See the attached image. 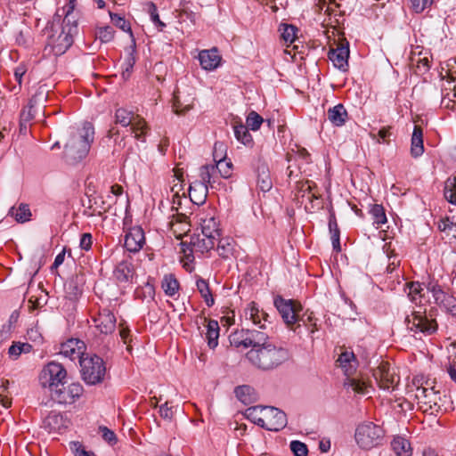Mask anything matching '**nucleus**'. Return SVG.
Returning a JSON list of instances; mask_svg holds the SVG:
<instances>
[{"label": "nucleus", "mask_w": 456, "mask_h": 456, "mask_svg": "<svg viewBox=\"0 0 456 456\" xmlns=\"http://www.w3.org/2000/svg\"><path fill=\"white\" fill-rule=\"evenodd\" d=\"M257 186L264 191H269L273 187V180L271 178L269 168L266 165L262 164L257 167Z\"/></svg>", "instance_id": "obj_34"}, {"label": "nucleus", "mask_w": 456, "mask_h": 456, "mask_svg": "<svg viewBox=\"0 0 456 456\" xmlns=\"http://www.w3.org/2000/svg\"><path fill=\"white\" fill-rule=\"evenodd\" d=\"M338 366L343 370L345 375L347 377L345 381V386L351 387L355 393L366 394L368 385L366 382L351 378L357 369V360L353 352H342L337 360Z\"/></svg>", "instance_id": "obj_10"}, {"label": "nucleus", "mask_w": 456, "mask_h": 456, "mask_svg": "<svg viewBox=\"0 0 456 456\" xmlns=\"http://www.w3.org/2000/svg\"><path fill=\"white\" fill-rule=\"evenodd\" d=\"M208 193V187L198 180L191 183L189 187V196L195 204H202L205 202Z\"/></svg>", "instance_id": "obj_30"}, {"label": "nucleus", "mask_w": 456, "mask_h": 456, "mask_svg": "<svg viewBox=\"0 0 456 456\" xmlns=\"http://www.w3.org/2000/svg\"><path fill=\"white\" fill-rule=\"evenodd\" d=\"M248 347L259 348L269 344L268 336L262 331L248 330Z\"/></svg>", "instance_id": "obj_37"}, {"label": "nucleus", "mask_w": 456, "mask_h": 456, "mask_svg": "<svg viewBox=\"0 0 456 456\" xmlns=\"http://www.w3.org/2000/svg\"><path fill=\"white\" fill-rule=\"evenodd\" d=\"M84 388L79 383H71L68 387L62 384L54 393L51 395L53 400L59 403H73L83 394Z\"/></svg>", "instance_id": "obj_15"}, {"label": "nucleus", "mask_w": 456, "mask_h": 456, "mask_svg": "<svg viewBox=\"0 0 456 456\" xmlns=\"http://www.w3.org/2000/svg\"><path fill=\"white\" fill-rule=\"evenodd\" d=\"M328 57L336 68L346 71L348 69L349 45L346 39L338 43L336 48H330Z\"/></svg>", "instance_id": "obj_17"}, {"label": "nucleus", "mask_w": 456, "mask_h": 456, "mask_svg": "<svg viewBox=\"0 0 456 456\" xmlns=\"http://www.w3.org/2000/svg\"><path fill=\"white\" fill-rule=\"evenodd\" d=\"M197 289L204 299L208 306H212L215 304V299L209 288L208 282L201 277L196 281Z\"/></svg>", "instance_id": "obj_39"}, {"label": "nucleus", "mask_w": 456, "mask_h": 456, "mask_svg": "<svg viewBox=\"0 0 456 456\" xmlns=\"http://www.w3.org/2000/svg\"><path fill=\"white\" fill-rule=\"evenodd\" d=\"M263 122H264L263 118L258 113L252 110L248 113V115L247 117L245 126L253 131H256L260 128Z\"/></svg>", "instance_id": "obj_56"}, {"label": "nucleus", "mask_w": 456, "mask_h": 456, "mask_svg": "<svg viewBox=\"0 0 456 456\" xmlns=\"http://www.w3.org/2000/svg\"><path fill=\"white\" fill-rule=\"evenodd\" d=\"M244 315L247 320H250L255 325H259L261 329H265V322L271 323L269 314L260 309L255 302L248 305L244 310Z\"/></svg>", "instance_id": "obj_20"}, {"label": "nucleus", "mask_w": 456, "mask_h": 456, "mask_svg": "<svg viewBox=\"0 0 456 456\" xmlns=\"http://www.w3.org/2000/svg\"><path fill=\"white\" fill-rule=\"evenodd\" d=\"M425 284H427V282L420 283L419 281H411L406 283L408 297L416 305H421L422 303Z\"/></svg>", "instance_id": "obj_33"}, {"label": "nucleus", "mask_w": 456, "mask_h": 456, "mask_svg": "<svg viewBox=\"0 0 456 456\" xmlns=\"http://www.w3.org/2000/svg\"><path fill=\"white\" fill-rule=\"evenodd\" d=\"M31 349L32 346L28 343L13 342L8 349V354L10 358L16 360L22 353L28 354Z\"/></svg>", "instance_id": "obj_48"}, {"label": "nucleus", "mask_w": 456, "mask_h": 456, "mask_svg": "<svg viewBox=\"0 0 456 456\" xmlns=\"http://www.w3.org/2000/svg\"><path fill=\"white\" fill-rule=\"evenodd\" d=\"M383 428L373 422H363L357 426L354 433L356 444L363 450H370L382 444Z\"/></svg>", "instance_id": "obj_9"}, {"label": "nucleus", "mask_w": 456, "mask_h": 456, "mask_svg": "<svg viewBox=\"0 0 456 456\" xmlns=\"http://www.w3.org/2000/svg\"><path fill=\"white\" fill-rule=\"evenodd\" d=\"M425 288L432 294L435 303L438 302L442 297H444L445 292L437 281L429 278L427 284H425Z\"/></svg>", "instance_id": "obj_51"}, {"label": "nucleus", "mask_w": 456, "mask_h": 456, "mask_svg": "<svg viewBox=\"0 0 456 456\" xmlns=\"http://www.w3.org/2000/svg\"><path fill=\"white\" fill-rule=\"evenodd\" d=\"M36 106L28 103L26 107L22 109L20 111V128L23 127L26 129L27 125L35 118V110Z\"/></svg>", "instance_id": "obj_53"}, {"label": "nucleus", "mask_w": 456, "mask_h": 456, "mask_svg": "<svg viewBox=\"0 0 456 456\" xmlns=\"http://www.w3.org/2000/svg\"><path fill=\"white\" fill-rule=\"evenodd\" d=\"M318 5L320 10L323 11L324 13L330 17V20L334 18V20L330 21L331 24L335 23L332 27H336L340 24L338 17H342L346 13V11L342 8V4L340 3H338L336 0H329L328 3H326L325 0H320Z\"/></svg>", "instance_id": "obj_22"}, {"label": "nucleus", "mask_w": 456, "mask_h": 456, "mask_svg": "<svg viewBox=\"0 0 456 456\" xmlns=\"http://www.w3.org/2000/svg\"><path fill=\"white\" fill-rule=\"evenodd\" d=\"M134 273L133 264L124 260L116 265L113 271V276L118 284L126 285L133 281Z\"/></svg>", "instance_id": "obj_21"}, {"label": "nucleus", "mask_w": 456, "mask_h": 456, "mask_svg": "<svg viewBox=\"0 0 456 456\" xmlns=\"http://www.w3.org/2000/svg\"><path fill=\"white\" fill-rule=\"evenodd\" d=\"M404 323L414 337L431 336L438 330V323L432 310L427 313L426 310L413 309L410 314L405 316Z\"/></svg>", "instance_id": "obj_5"}, {"label": "nucleus", "mask_w": 456, "mask_h": 456, "mask_svg": "<svg viewBox=\"0 0 456 456\" xmlns=\"http://www.w3.org/2000/svg\"><path fill=\"white\" fill-rule=\"evenodd\" d=\"M200 183H205L208 188H215V184L218 182V175L214 164H206L200 167Z\"/></svg>", "instance_id": "obj_27"}, {"label": "nucleus", "mask_w": 456, "mask_h": 456, "mask_svg": "<svg viewBox=\"0 0 456 456\" xmlns=\"http://www.w3.org/2000/svg\"><path fill=\"white\" fill-rule=\"evenodd\" d=\"M201 233L214 240H217L221 235L219 224L214 216H207L200 219Z\"/></svg>", "instance_id": "obj_25"}, {"label": "nucleus", "mask_w": 456, "mask_h": 456, "mask_svg": "<svg viewBox=\"0 0 456 456\" xmlns=\"http://www.w3.org/2000/svg\"><path fill=\"white\" fill-rule=\"evenodd\" d=\"M9 215L18 223H25L30 220L31 212L28 204L21 203L17 208L12 207L9 210Z\"/></svg>", "instance_id": "obj_38"}, {"label": "nucleus", "mask_w": 456, "mask_h": 456, "mask_svg": "<svg viewBox=\"0 0 456 456\" xmlns=\"http://www.w3.org/2000/svg\"><path fill=\"white\" fill-rule=\"evenodd\" d=\"M230 343L232 346L239 348L240 346L248 348V330H236L232 332L230 337Z\"/></svg>", "instance_id": "obj_47"}, {"label": "nucleus", "mask_w": 456, "mask_h": 456, "mask_svg": "<svg viewBox=\"0 0 456 456\" xmlns=\"http://www.w3.org/2000/svg\"><path fill=\"white\" fill-rule=\"evenodd\" d=\"M372 375L379 387L384 390H394L400 379L387 362H381Z\"/></svg>", "instance_id": "obj_13"}, {"label": "nucleus", "mask_w": 456, "mask_h": 456, "mask_svg": "<svg viewBox=\"0 0 456 456\" xmlns=\"http://www.w3.org/2000/svg\"><path fill=\"white\" fill-rule=\"evenodd\" d=\"M119 336L124 344L127 345V349L130 350V343L132 341L130 329L125 322L119 323Z\"/></svg>", "instance_id": "obj_63"}, {"label": "nucleus", "mask_w": 456, "mask_h": 456, "mask_svg": "<svg viewBox=\"0 0 456 456\" xmlns=\"http://www.w3.org/2000/svg\"><path fill=\"white\" fill-rule=\"evenodd\" d=\"M233 130L235 137L239 142L246 146L252 144L253 138L248 132V126L240 123L233 126Z\"/></svg>", "instance_id": "obj_46"}, {"label": "nucleus", "mask_w": 456, "mask_h": 456, "mask_svg": "<svg viewBox=\"0 0 456 456\" xmlns=\"http://www.w3.org/2000/svg\"><path fill=\"white\" fill-rule=\"evenodd\" d=\"M77 32V26L71 22L68 17L61 21L60 18L48 22L44 34L46 37V49L54 55L59 56L66 53L72 45L74 35Z\"/></svg>", "instance_id": "obj_1"}, {"label": "nucleus", "mask_w": 456, "mask_h": 456, "mask_svg": "<svg viewBox=\"0 0 456 456\" xmlns=\"http://www.w3.org/2000/svg\"><path fill=\"white\" fill-rule=\"evenodd\" d=\"M216 241L204 236L202 233H199L191 238L190 244L192 251L204 253L212 249L215 247Z\"/></svg>", "instance_id": "obj_29"}, {"label": "nucleus", "mask_w": 456, "mask_h": 456, "mask_svg": "<svg viewBox=\"0 0 456 456\" xmlns=\"http://www.w3.org/2000/svg\"><path fill=\"white\" fill-rule=\"evenodd\" d=\"M86 344L78 338H69L61 344L60 354L62 356L75 361L77 359L81 361L86 356Z\"/></svg>", "instance_id": "obj_18"}, {"label": "nucleus", "mask_w": 456, "mask_h": 456, "mask_svg": "<svg viewBox=\"0 0 456 456\" xmlns=\"http://www.w3.org/2000/svg\"><path fill=\"white\" fill-rule=\"evenodd\" d=\"M273 304L287 327L296 331L295 325L302 311L301 304L294 299H286L280 295L274 297Z\"/></svg>", "instance_id": "obj_12"}, {"label": "nucleus", "mask_w": 456, "mask_h": 456, "mask_svg": "<svg viewBox=\"0 0 456 456\" xmlns=\"http://www.w3.org/2000/svg\"><path fill=\"white\" fill-rule=\"evenodd\" d=\"M247 358L255 366L262 370H272L289 358L288 351L269 343L259 348H251Z\"/></svg>", "instance_id": "obj_3"}, {"label": "nucleus", "mask_w": 456, "mask_h": 456, "mask_svg": "<svg viewBox=\"0 0 456 456\" xmlns=\"http://www.w3.org/2000/svg\"><path fill=\"white\" fill-rule=\"evenodd\" d=\"M222 148V143L216 142L214 146L213 159L215 165V168H216V173L218 176L223 178H229L232 174V163L231 161H227L224 156H219L220 158L217 159V148Z\"/></svg>", "instance_id": "obj_24"}, {"label": "nucleus", "mask_w": 456, "mask_h": 456, "mask_svg": "<svg viewBox=\"0 0 456 456\" xmlns=\"http://www.w3.org/2000/svg\"><path fill=\"white\" fill-rule=\"evenodd\" d=\"M279 31L285 43L292 44L297 38V28L293 25L281 24Z\"/></svg>", "instance_id": "obj_50"}, {"label": "nucleus", "mask_w": 456, "mask_h": 456, "mask_svg": "<svg viewBox=\"0 0 456 456\" xmlns=\"http://www.w3.org/2000/svg\"><path fill=\"white\" fill-rule=\"evenodd\" d=\"M161 287L166 295L169 297H174L178 292L179 282L175 277V275L167 274L164 276L161 282Z\"/></svg>", "instance_id": "obj_41"}, {"label": "nucleus", "mask_w": 456, "mask_h": 456, "mask_svg": "<svg viewBox=\"0 0 456 456\" xmlns=\"http://www.w3.org/2000/svg\"><path fill=\"white\" fill-rule=\"evenodd\" d=\"M95 329L102 334H111L116 329L117 319L114 314L107 308L99 310L96 315L92 317Z\"/></svg>", "instance_id": "obj_16"}, {"label": "nucleus", "mask_w": 456, "mask_h": 456, "mask_svg": "<svg viewBox=\"0 0 456 456\" xmlns=\"http://www.w3.org/2000/svg\"><path fill=\"white\" fill-rule=\"evenodd\" d=\"M234 394L241 403L248 404L252 401L253 388L247 385L239 386L235 387Z\"/></svg>", "instance_id": "obj_49"}, {"label": "nucleus", "mask_w": 456, "mask_h": 456, "mask_svg": "<svg viewBox=\"0 0 456 456\" xmlns=\"http://www.w3.org/2000/svg\"><path fill=\"white\" fill-rule=\"evenodd\" d=\"M38 379L41 387L47 388L52 395L62 387V384L67 383L68 373L62 364L52 361L43 367Z\"/></svg>", "instance_id": "obj_8"}, {"label": "nucleus", "mask_w": 456, "mask_h": 456, "mask_svg": "<svg viewBox=\"0 0 456 456\" xmlns=\"http://www.w3.org/2000/svg\"><path fill=\"white\" fill-rule=\"evenodd\" d=\"M95 193V187L94 185L93 182H86V191L85 194L88 198V205L84 206L86 207L84 210V214L87 216H101L102 213H105L108 210V208L101 206L100 208L94 207L92 204V197L94 196Z\"/></svg>", "instance_id": "obj_26"}, {"label": "nucleus", "mask_w": 456, "mask_h": 456, "mask_svg": "<svg viewBox=\"0 0 456 456\" xmlns=\"http://www.w3.org/2000/svg\"><path fill=\"white\" fill-rule=\"evenodd\" d=\"M370 214L372 216L373 224L378 229L387 222L385 208L382 205L374 204L370 209Z\"/></svg>", "instance_id": "obj_44"}, {"label": "nucleus", "mask_w": 456, "mask_h": 456, "mask_svg": "<svg viewBox=\"0 0 456 456\" xmlns=\"http://www.w3.org/2000/svg\"><path fill=\"white\" fill-rule=\"evenodd\" d=\"M208 344L210 348H215L218 345L219 325L215 320H209L207 325L206 334Z\"/></svg>", "instance_id": "obj_40"}, {"label": "nucleus", "mask_w": 456, "mask_h": 456, "mask_svg": "<svg viewBox=\"0 0 456 456\" xmlns=\"http://www.w3.org/2000/svg\"><path fill=\"white\" fill-rule=\"evenodd\" d=\"M79 364L81 378L85 383L94 386L104 381L107 370L102 358L96 354H86Z\"/></svg>", "instance_id": "obj_6"}, {"label": "nucleus", "mask_w": 456, "mask_h": 456, "mask_svg": "<svg viewBox=\"0 0 456 456\" xmlns=\"http://www.w3.org/2000/svg\"><path fill=\"white\" fill-rule=\"evenodd\" d=\"M391 243H386L384 245V250L387 252L389 262L387 265V272H393L396 266L399 265V261H395L396 256L394 254V250L390 249Z\"/></svg>", "instance_id": "obj_61"}, {"label": "nucleus", "mask_w": 456, "mask_h": 456, "mask_svg": "<svg viewBox=\"0 0 456 456\" xmlns=\"http://www.w3.org/2000/svg\"><path fill=\"white\" fill-rule=\"evenodd\" d=\"M421 52L419 53L418 59L412 57L411 60L416 63V67L419 72L425 73L430 69L429 60L428 56L420 57Z\"/></svg>", "instance_id": "obj_60"}, {"label": "nucleus", "mask_w": 456, "mask_h": 456, "mask_svg": "<svg viewBox=\"0 0 456 456\" xmlns=\"http://www.w3.org/2000/svg\"><path fill=\"white\" fill-rule=\"evenodd\" d=\"M411 9L415 13H421L425 9L430 7L434 0H409Z\"/></svg>", "instance_id": "obj_57"}, {"label": "nucleus", "mask_w": 456, "mask_h": 456, "mask_svg": "<svg viewBox=\"0 0 456 456\" xmlns=\"http://www.w3.org/2000/svg\"><path fill=\"white\" fill-rule=\"evenodd\" d=\"M246 418L270 431H279L287 425L286 414L272 406H252L245 411Z\"/></svg>", "instance_id": "obj_2"}, {"label": "nucleus", "mask_w": 456, "mask_h": 456, "mask_svg": "<svg viewBox=\"0 0 456 456\" xmlns=\"http://www.w3.org/2000/svg\"><path fill=\"white\" fill-rule=\"evenodd\" d=\"M145 244L144 232L140 226L129 228L125 235V248L133 253L139 252Z\"/></svg>", "instance_id": "obj_19"}, {"label": "nucleus", "mask_w": 456, "mask_h": 456, "mask_svg": "<svg viewBox=\"0 0 456 456\" xmlns=\"http://www.w3.org/2000/svg\"><path fill=\"white\" fill-rule=\"evenodd\" d=\"M115 123L124 127L131 126V130L137 140L144 141L148 132L146 121L139 115L125 108H119L115 112Z\"/></svg>", "instance_id": "obj_11"}, {"label": "nucleus", "mask_w": 456, "mask_h": 456, "mask_svg": "<svg viewBox=\"0 0 456 456\" xmlns=\"http://www.w3.org/2000/svg\"><path fill=\"white\" fill-rule=\"evenodd\" d=\"M97 38H99L103 43L110 42L114 38V30L111 27L107 26L104 28H101L97 31Z\"/></svg>", "instance_id": "obj_58"}, {"label": "nucleus", "mask_w": 456, "mask_h": 456, "mask_svg": "<svg viewBox=\"0 0 456 456\" xmlns=\"http://www.w3.org/2000/svg\"><path fill=\"white\" fill-rule=\"evenodd\" d=\"M329 228L331 234L332 244H339V230L334 216H330V218Z\"/></svg>", "instance_id": "obj_64"}, {"label": "nucleus", "mask_w": 456, "mask_h": 456, "mask_svg": "<svg viewBox=\"0 0 456 456\" xmlns=\"http://www.w3.org/2000/svg\"><path fill=\"white\" fill-rule=\"evenodd\" d=\"M221 60L222 57L216 47L210 50H202L199 53L200 66L205 70L216 69L220 65Z\"/></svg>", "instance_id": "obj_23"}, {"label": "nucleus", "mask_w": 456, "mask_h": 456, "mask_svg": "<svg viewBox=\"0 0 456 456\" xmlns=\"http://www.w3.org/2000/svg\"><path fill=\"white\" fill-rule=\"evenodd\" d=\"M436 304L444 307L452 315H456V298L453 296L445 293L444 297L439 299Z\"/></svg>", "instance_id": "obj_54"}, {"label": "nucleus", "mask_w": 456, "mask_h": 456, "mask_svg": "<svg viewBox=\"0 0 456 456\" xmlns=\"http://www.w3.org/2000/svg\"><path fill=\"white\" fill-rule=\"evenodd\" d=\"M70 449L75 456H96L94 452L86 451L84 445L79 442H71Z\"/></svg>", "instance_id": "obj_59"}, {"label": "nucleus", "mask_w": 456, "mask_h": 456, "mask_svg": "<svg viewBox=\"0 0 456 456\" xmlns=\"http://www.w3.org/2000/svg\"><path fill=\"white\" fill-rule=\"evenodd\" d=\"M444 196L449 203L456 206V176L448 177L444 182Z\"/></svg>", "instance_id": "obj_43"}, {"label": "nucleus", "mask_w": 456, "mask_h": 456, "mask_svg": "<svg viewBox=\"0 0 456 456\" xmlns=\"http://www.w3.org/2000/svg\"><path fill=\"white\" fill-rule=\"evenodd\" d=\"M297 191V196L305 199L310 204H305V209L314 211L321 208V194L317 190L316 184L309 180L297 182L296 184Z\"/></svg>", "instance_id": "obj_14"}, {"label": "nucleus", "mask_w": 456, "mask_h": 456, "mask_svg": "<svg viewBox=\"0 0 456 456\" xmlns=\"http://www.w3.org/2000/svg\"><path fill=\"white\" fill-rule=\"evenodd\" d=\"M301 325L305 326L307 330L310 331V333H314L315 331L318 330L316 318L314 317L313 312H306L302 315L299 314L298 321L295 327L298 328Z\"/></svg>", "instance_id": "obj_45"}, {"label": "nucleus", "mask_w": 456, "mask_h": 456, "mask_svg": "<svg viewBox=\"0 0 456 456\" xmlns=\"http://www.w3.org/2000/svg\"><path fill=\"white\" fill-rule=\"evenodd\" d=\"M290 450L295 456H307L308 453L307 446L299 441H292L290 443Z\"/></svg>", "instance_id": "obj_62"}, {"label": "nucleus", "mask_w": 456, "mask_h": 456, "mask_svg": "<svg viewBox=\"0 0 456 456\" xmlns=\"http://www.w3.org/2000/svg\"><path fill=\"white\" fill-rule=\"evenodd\" d=\"M391 448L396 456H412L411 443L403 436H395L391 442Z\"/></svg>", "instance_id": "obj_35"}, {"label": "nucleus", "mask_w": 456, "mask_h": 456, "mask_svg": "<svg viewBox=\"0 0 456 456\" xmlns=\"http://www.w3.org/2000/svg\"><path fill=\"white\" fill-rule=\"evenodd\" d=\"M94 131L89 124L83 127L79 135H74L64 147V155L70 163H77L85 159L94 141Z\"/></svg>", "instance_id": "obj_4"}, {"label": "nucleus", "mask_w": 456, "mask_h": 456, "mask_svg": "<svg viewBox=\"0 0 456 456\" xmlns=\"http://www.w3.org/2000/svg\"><path fill=\"white\" fill-rule=\"evenodd\" d=\"M193 99L183 100L180 93L176 92L174 94L173 109L175 114L184 115L186 112L193 108Z\"/></svg>", "instance_id": "obj_36"}, {"label": "nucleus", "mask_w": 456, "mask_h": 456, "mask_svg": "<svg viewBox=\"0 0 456 456\" xmlns=\"http://www.w3.org/2000/svg\"><path fill=\"white\" fill-rule=\"evenodd\" d=\"M423 152V130L421 126H415L411 136V154L413 158H418L421 156Z\"/></svg>", "instance_id": "obj_32"}, {"label": "nucleus", "mask_w": 456, "mask_h": 456, "mask_svg": "<svg viewBox=\"0 0 456 456\" xmlns=\"http://www.w3.org/2000/svg\"><path fill=\"white\" fill-rule=\"evenodd\" d=\"M169 224L176 238H181L190 231L188 216L184 214L177 213L176 215H174Z\"/></svg>", "instance_id": "obj_28"}, {"label": "nucleus", "mask_w": 456, "mask_h": 456, "mask_svg": "<svg viewBox=\"0 0 456 456\" xmlns=\"http://www.w3.org/2000/svg\"><path fill=\"white\" fill-rule=\"evenodd\" d=\"M109 15L110 17L111 22L116 27H118V28H120L124 32H128L130 35H132V30H131L130 23H129V21H127L125 19V17H123V16H121V15H119L118 13H114L111 11H109Z\"/></svg>", "instance_id": "obj_52"}, {"label": "nucleus", "mask_w": 456, "mask_h": 456, "mask_svg": "<svg viewBox=\"0 0 456 456\" xmlns=\"http://www.w3.org/2000/svg\"><path fill=\"white\" fill-rule=\"evenodd\" d=\"M415 398L419 409L426 414L436 415L442 410L443 400L440 392L436 390L428 381L425 386H417Z\"/></svg>", "instance_id": "obj_7"}, {"label": "nucleus", "mask_w": 456, "mask_h": 456, "mask_svg": "<svg viewBox=\"0 0 456 456\" xmlns=\"http://www.w3.org/2000/svg\"><path fill=\"white\" fill-rule=\"evenodd\" d=\"M327 117L332 125L341 126L346 123L348 115L344 105L339 103L328 110Z\"/></svg>", "instance_id": "obj_31"}, {"label": "nucleus", "mask_w": 456, "mask_h": 456, "mask_svg": "<svg viewBox=\"0 0 456 456\" xmlns=\"http://www.w3.org/2000/svg\"><path fill=\"white\" fill-rule=\"evenodd\" d=\"M49 91L46 88L45 86H40L36 93L32 95V97L29 99L28 103L37 106L40 103H44L47 101Z\"/></svg>", "instance_id": "obj_55"}, {"label": "nucleus", "mask_w": 456, "mask_h": 456, "mask_svg": "<svg viewBox=\"0 0 456 456\" xmlns=\"http://www.w3.org/2000/svg\"><path fill=\"white\" fill-rule=\"evenodd\" d=\"M217 240H218V244H217L216 250H217L218 255L224 259H228L231 256H232L233 252H234L233 242L228 238H224V239L219 238Z\"/></svg>", "instance_id": "obj_42"}]
</instances>
